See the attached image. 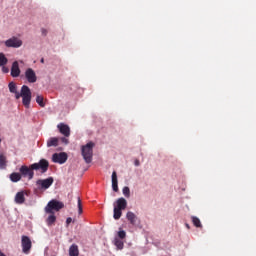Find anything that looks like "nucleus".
Wrapping results in <instances>:
<instances>
[{"label":"nucleus","instance_id":"nucleus-4","mask_svg":"<svg viewBox=\"0 0 256 256\" xmlns=\"http://www.w3.org/2000/svg\"><path fill=\"white\" fill-rule=\"evenodd\" d=\"M93 147H95V143L88 142L86 145L82 146V157L85 163H91L93 161Z\"/></svg>","mask_w":256,"mask_h":256},{"label":"nucleus","instance_id":"nucleus-14","mask_svg":"<svg viewBox=\"0 0 256 256\" xmlns=\"http://www.w3.org/2000/svg\"><path fill=\"white\" fill-rule=\"evenodd\" d=\"M112 189L117 193L119 191V186H118V180H117V172L112 173Z\"/></svg>","mask_w":256,"mask_h":256},{"label":"nucleus","instance_id":"nucleus-24","mask_svg":"<svg viewBox=\"0 0 256 256\" xmlns=\"http://www.w3.org/2000/svg\"><path fill=\"white\" fill-rule=\"evenodd\" d=\"M114 245L117 247V249H123L124 247V244H123V241H121L119 238H116L114 240Z\"/></svg>","mask_w":256,"mask_h":256},{"label":"nucleus","instance_id":"nucleus-12","mask_svg":"<svg viewBox=\"0 0 256 256\" xmlns=\"http://www.w3.org/2000/svg\"><path fill=\"white\" fill-rule=\"evenodd\" d=\"M10 74H11V77H19V75H21V69L19 68V62L18 61H14L12 63Z\"/></svg>","mask_w":256,"mask_h":256},{"label":"nucleus","instance_id":"nucleus-18","mask_svg":"<svg viewBox=\"0 0 256 256\" xmlns=\"http://www.w3.org/2000/svg\"><path fill=\"white\" fill-rule=\"evenodd\" d=\"M21 177V173L13 172L10 174V181H12V183H19V181H21Z\"/></svg>","mask_w":256,"mask_h":256},{"label":"nucleus","instance_id":"nucleus-1","mask_svg":"<svg viewBox=\"0 0 256 256\" xmlns=\"http://www.w3.org/2000/svg\"><path fill=\"white\" fill-rule=\"evenodd\" d=\"M41 170V173H47L49 170V161L41 159L39 163H34L28 167L27 165H22L19 169L21 177H28L29 181L35 177L34 171Z\"/></svg>","mask_w":256,"mask_h":256},{"label":"nucleus","instance_id":"nucleus-23","mask_svg":"<svg viewBox=\"0 0 256 256\" xmlns=\"http://www.w3.org/2000/svg\"><path fill=\"white\" fill-rule=\"evenodd\" d=\"M36 103L40 105V107H45L44 98L41 95L36 96Z\"/></svg>","mask_w":256,"mask_h":256},{"label":"nucleus","instance_id":"nucleus-2","mask_svg":"<svg viewBox=\"0 0 256 256\" xmlns=\"http://www.w3.org/2000/svg\"><path fill=\"white\" fill-rule=\"evenodd\" d=\"M8 89L10 93H14L16 99H21L22 97V104L26 109L31 107V88H29V86L23 85L19 93V91H17V84H15V82H10L8 84Z\"/></svg>","mask_w":256,"mask_h":256},{"label":"nucleus","instance_id":"nucleus-16","mask_svg":"<svg viewBox=\"0 0 256 256\" xmlns=\"http://www.w3.org/2000/svg\"><path fill=\"white\" fill-rule=\"evenodd\" d=\"M126 219L131 223V225H135V223H137V215L133 212H127Z\"/></svg>","mask_w":256,"mask_h":256},{"label":"nucleus","instance_id":"nucleus-31","mask_svg":"<svg viewBox=\"0 0 256 256\" xmlns=\"http://www.w3.org/2000/svg\"><path fill=\"white\" fill-rule=\"evenodd\" d=\"M72 221H73V219H72L71 217H68V218L66 219V225L71 224Z\"/></svg>","mask_w":256,"mask_h":256},{"label":"nucleus","instance_id":"nucleus-10","mask_svg":"<svg viewBox=\"0 0 256 256\" xmlns=\"http://www.w3.org/2000/svg\"><path fill=\"white\" fill-rule=\"evenodd\" d=\"M25 77L28 83H37V74L32 68H28L25 71Z\"/></svg>","mask_w":256,"mask_h":256},{"label":"nucleus","instance_id":"nucleus-3","mask_svg":"<svg viewBox=\"0 0 256 256\" xmlns=\"http://www.w3.org/2000/svg\"><path fill=\"white\" fill-rule=\"evenodd\" d=\"M127 209V200L125 198H118L116 200V203L114 204V214L113 218L116 221H119L121 219V215H123V211Z\"/></svg>","mask_w":256,"mask_h":256},{"label":"nucleus","instance_id":"nucleus-30","mask_svg":"<svg viewBox=\"0 0 256 256\" xmlns=\"http://www.w3.org/2000/svg\"><path fill=\"white\" fill-rule=\"evenodd\" d=\"M41 33H42V35L44 36V37H47V29H45V28H42L41 29Z\"/></svg>","mask_w":256,"mask_h":256},{"label":"nucleus","instance_id":"nucleus-13","mask_svg":"<svg viewBox=\"0 0 256 256\" xmlns=\"http://www.w3.org/2000/svg\"><path fill=\"white\" fill-rule=\"evenodd\" d=\"M15 203H17V205H23V203H25V192L24 191H20L16 194Z\"/></svg>","mask_w":256,"mask_h":256},{"label":"nucleus","instance_id":"nucleus-35","mask_svg":"<svg viewBox=\"0 0 256 256\" xmlns=\"http://www.w3.org/2000/svg\"><path fill=\"white\" fill-rule=\"evenodd\" d=\"M0 143H1V140H0Z\"/></svg>","mask_w":256,"mask_h":256},{"label":"nucleus","instance_id":"nucleus-34","mask_svg":"<svg viewBox=\"0 0 256 256\" xmlns=\"http://www.w3.org/2000/svg\"><path fill=\"white\" fill-rule=\"evenodd\" d=\"M186 227H187V229H190L191 227L189 226V224H186Z\"/></svg>","mask_w":256,"mask_h":256},{"label":"nucleus","instance_id":"nucleus-32","mask_svg":"<svg viewBox=\"0 0 256 256\" xmlns=\"http://www.w3.org/2000/svg\"><path fill=\"white\" fill-rule=\"evenodd\" d=\"M134 165H135L136 167H139V165H140L139 160H135Z\"/></svg>","mask_w":256,"mask_h":256},{"label":"nucleus","instance_id":"nucleus-19","mask_svg":"<svg viewBox=\"0 0 256 256\" xmlns=\"http://www.w3.org/2000/svg\"><path fill=\"white\" fill-rule=\"evenodd\" d=\"M7 168V157L5 155L0 154V169H6Z\"/></svg>","mask_w":256,"mask_h":256},{"label":"nucleus","instance_id":"nucleus-7","mask_svg":"<svg viewBox=\"0 0 256 256\" xmlns=\"http://www.w3.org/2000/svg\"><path fill=\"white\" fill-rule=\"evenodd\" d=\"M67 153L60 152V153H54L52 155V161L53 163H59V165H63V163H67Z\"/></svg>","mask_w":256,"mask_h":256},{"label":"nucleus","instance_id":"nucleus-20","mask_svg":"<svg viewBox=\"0 0 256 256\" xmlns=\"http://www.w3.org/2000/svg\"><path fill=\"white\" fill-rule=\"evenodd\" d=\"M191 219H192V223L195 227H197L199 229H201V227H203V224H201V220L198 217L192 216Z\"/></svg>","mask_w":256,"mask_h":256},{"label":"nucleus","instance_id":"nucleus-21","mask_svg":"<svg viewBox=\"0 0 256 256\" xmlns=\"http://www.w3.org/2000/svg\"><path fill=\"white\" fill-rule=\"evenodd\" d=\"M57 221V217L54 216V214H51L47 220H46V223L49 227H51V225H53V223H55Z\"/></svg>","mask_w":256,"mask_h":256},{"label":"nucleus","instance_id":"nucleus-6","mask_svg":"<svg viewBox=\"0 0 256 256\" xmlns=\"http://www.w3.org/2000/svg\"><path fill=\"white\" fill-rule=\"evenodd\" d=\"M21 245H22V252L25 253V255H29L31 251V247H33L31 238H29V236L23 235L21 237Z\"/></svg>","mask_w":256,"mask_h":256},{"label":"nucleus","instance_id":"nucleus-27","mask_svg":"<svg viewBox=\"0 0 256 256\" xmlns=\"http://www.w3.org/2000/svg\"><path fill=\"white\" fill-rule=\"evenodd\" d=\"M118 237L119 239H125V237H127V233L125 232V230H120L118 232Z\"/></svg>","mask_w":256,"mask_h":256},{"label":"nucleus","instance_id":"nucleus-5","mask_svg":"<svg viewBox=\"0 0 256 256\" xmlns=\"http://www.w3.org/2000/svg\"><path fill=\"white\" fill-rule=\"evenodd\" d=\"M65 207V204L63 202L57 201V200H51L48 202L47 206L45 207L46 213L53 214V211H61Z\"/></svg>","mask_w":256,"mask_h":256},{"label":"nucleus","instance_id":"nucleus-11","mask_svg":"<svg viewBox=\"0 0 256 256\" xmlns=\"http://www.w3.org/2000/svg\"><path fill=\"white\" fill-rule=\"evenodd\" d=\"M37 185L41 186V189H49L53 185V177H49L44 180H38Z\"/></svg>","mask_w":256,"mask_h":256},{"label":"nucleus","instance_id":"nucleus-17","mask_svg":"<svg viewBox=\"0 0 256 256\" xmlns=\"http://www.w3.org/2000/svg\"><path fill=\"white\" fill-rule=\"evenodd\" d=\"M69 256H79V246L72 244L69 248Z\"/></svg>","mask_w":256,"mask_h":256},{"label":"nucleus","instance_id":"nucleus-33","mask_svg":"<svg viewBox=\"0 0 256 256\" xmlns=\"http://www.w3.org/2000/svg\"><path fill=\"white\" fill-rule=\"evenodd\" d=\"M41 63H45V59L42 58V59H41Z\"/></svg>","mask_w":256,"mask_h":256},{"label":"nucleus","instance_id":"nucleus-8","mask_svg":"<svg viewBox=\"0 0 256 256\" xmlns=\"http://www.w3.org/2000/svg\"><path fill=\"white\" fill-rule=\"evenodd\" d=\"M5 45H6V47H13V48L17 49V48L21 47V45H23V41H21L17 37H12L5 41Z\"/></svg>","mask_w":256,"mask_h":256},{"label":"nucleus","instance_id":"nucleus-15","mask_svg":"<svg viewBox=\"0 0 256 256\" xmlns=\"http://www.w3.org/2000/svg\"><path fill=\"white\" fill-rule=\"evenodd\" d=\"M59 146V138L51 137L47 140V147H58Z\"/></svg>","mask_w":256,"mask_h":256},{"label":"nucleus","instance_id":"nucleus-29","mask_svg":"<svg viewBox=\"0 0 256 256\" xmlns=\"http://www.w3.org/2000/svg\"><path fill=\"white\" fill-rule=\"evenodd\" d=\"M2 72L3 73H9V67H6L5 65L2 66Z\"/></svg>","mask_w":256,"mask_h":256},{"label":"nucleus","instance_id":"nucleus-22","mask_svg":"<svg viewBox=\"0 0 256 256\" xmlns=\"http://www.w3.org/2000/svg\"><path fill=\"white\" fill-rule=\"evenodd\" d=\"M7 63H9V59L5 57V54L0 53V67L5 66Z\"/></svg>","mask_w":256,"mask_h":256},{"label":"nucleus","instance_id":"nucleus-25","mask_svg":"<svg viewBox=\"0 0 256 256\" xmlns=\"http://www.w3.org/2000/svg\"><path fill=\"white\" fill-rule=\"evenodd\" d=\"M122 192H123V195H125L126 197H129L131 195V190L127 186L123 188Z\"/></svg>","mask_w":256,"mask_h":256},{"label":"nucleus","instance_id":"nucleus-26","mask_svg":"<svg viewBox=\"0 0 256 256\" xmlns=\"http://www.w3.org/2000/svg\"><path fill=\"white\" fill-rule=\"evenodd\" d=\"M83 213V205L81 204V198L78 197V214L81 215Z\"/></svg>","mask_w":256,"mask_h":256},{"label":"nucleus","instance_id":"nucleus-9","mask_svg":"<svg viewBox=\"0 0 256 256\" xmlns=\"http://www.w3.org/2000/svg\"><path fill=\"white\" fill-rule=\"evenodd\" d=\"M57 129L59 130V133H61V135H63L64 137H71V128L69 127V125L65 123H59L57 125Z\"/></svg>","mask_w":256,"mask_h":256},{"label":"nucleus","instance_id":"nucleus-28","mask_svg":"<svg viewBox=\"0 0 256 256\" xmlns=\"http://www.w3.org/2000/svg\"><path fill=\"white\" fill-rule=\"evenodd\" d=\"M59 141H61V143H63L64 145H69V140L67 137H61L59 138Z\"/></svg>","mask_w":256,"mask_h":256}]
</instances>
